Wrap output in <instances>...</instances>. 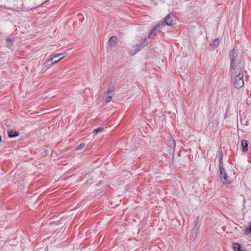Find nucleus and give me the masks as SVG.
<instances>
[{"label":"nucleus","mask_w":251,"mask_h":251,"mask_svg":"<svg viewBox=\"0 0 251 251\" xmlns=\"http://www.w3.org/2000/svg\"><path fill=\"white\" fill-rule=\"evenodd\" d=\"M103 130L102 128H98L93 131V133L94 135H97L99 132H100Z\"/></svg>","instance_id":"obj_15"},{"label":"nucleus","mask_w":251,"mask_h":251,"mask_svg":"<svg viewBox=\"0 0 251 251\" xmlns=\"http://www.w3.org/2000/svg\"><path fill=\"white\" fill-rule=\"evenodd\" d=\"M19 133L18 132H17V134H16L17 137L19 135Z\"/></svg>","instance_id":"obj_22"},{"label":"nucleus","mask_w":251,"mask_h":251,"mask_svg":"<svg viewBox=\"0 0 251 251\" xmlns=\"http://www.w3.org/2000/svg\"><path fill=\"white\" fill-rule=\"evenodd\" d=\"M229 57L230 60L229 74L234 75L237 71H244L245 64L241 54H239L235 49H233L229 53Z\"/></svg>","instance_id":"obj_1"},{"label":"nucleus","mask_w":251,"mask_h":251,"mask_svg":"<svg viewBox=\"0 0 251 251\" xmlns=\"http://www.w3.org/2000/svg\"><path fill=\"white\" fill-rule=\"evenodd\" d=\"M246 234H248L250 233H251V223L250 226L245 230Z\"/></svg>","instance_id":"obj_16"},{"label":"nucleus","mask_w":251,"mask_h":251,"mask_svg":"<svg viewBox=\"0 0 251 251\" xmlns=\"http://www.w3.org/2000/svg\"><path fill=\"white\" fill-rule=\"evenodd\" d=\"M65 56V53H59L55 55L52 57L51 59L47 60L44 63V66L45 68H49L54 64L57 63L60 60L64 58Z\"/></svg>","instance_id":"obj_3"},{"label":"nucleus","mask_w":251,"mask_h":251,"mask_svg":"<svg viewBox=\"0 0 251 251\" xmlns=\"http://www.w3.org/2000/svg\"><path fill=\"white\" fill-rule=\"evenodd\" d=\"M6 41H11V39H10V38H7V39H6Z\"/></svg>","instance_id":"obj_19"},{"label":"nucleus","mask_w":251,"mask_h":251,"mask_svg":"<svg viewBox=\"0 0 251 251\" xmlns=\"http://www.w3.org/2000/svg\"><path fill=\"white\" fill-rule=\"evenodd\" d=\"M146 39H142L140 41V43L137 44L133 47V49L131 50V53L135 54L138 52L144 46L143 44L145 43Z\"/></svg>","instance_id":"obj_7"},{"label":"nucleus","mask_w":251,"mask_h":251,"mask_svg":"<svg viewBox=\"0 0 251 251\" xmlns=\"http://www.w3.org/2000/svg\"><path fill=\"white\" fill-rule=\"evenodd\" d=\"M60 57H61V56H59V57H57V58H56L55 60H58V59H59L60 58Z\"/></svg>","instance_id":"obj_21"},{"label":"nucleus","mask_w":251,"mask_h":251,"mask_svg":"<svg viewBox=\"0 0 251 251\" xmlns=\"http://www.w3.org/2000/svg\"><path fill=\"white\" fill-rule=\"evenodd\" d=\"M216 156L219 157V168H224L223 167V153L221 151H218L216 153Z\"/></svg>","instance_id":"obj_9"},{"label":"nucleus","mask_w":251,"mask_h":251,"mask_svg":"<svg viewBox=\"0 0 251 251\" xmlns=\"http://www.w3.org/2000/svg\"><path fill=\"white\" fill-rule=\"evenodd\" d=\"M168 146L170 148L169 150H172V151L174 152L176 145L175 139L172 137H170V138L168 139Z\"/></svg>","instance_id":"obj_8"},{"label":"nucleus","mask_w":251,"mask_h":251,"mask_svg":"<svg viewBox=\"0 0 251 251\" xmlns=\"http://www.w3.org/2000/svg\"><path fill=\"white\" fill-rule=\"evenodd\" d=\"M84 146H85V144L84 143H81V144H80L79 145H78L77 146L76 149L77 150L83 148Z\"/></svg>","instance_id":"obj_18"},{"label":"nucleus","mask_w":251,"mask_h":251,"mask_svg":"<svg viewBox=\"0 0 251 251\" xmlns=\"http://www.w3.org/2000/svg\"><path fill=\"white\" fill-rule=\"evenodd\" d=\"M117 42V38L116 36L111 37L108 41L109 44L111 46H115Z\"/></svg>","instance_id":"obj_10"},{"label":"nucleus","mask_w":251,"mask_h":251,"mask_svg":"<svg viewBox=\"0 0 251 251\" xmlns=\"http://www.w3.org/2000/svg\"><path fill=\"white\" fill-rule=\"evenodd\" d=\"M158 28H156V26L151 31L149 35H148V38L150 39L152 38L153 36L156 35L155 31L156 29Z\"/></svg>","instance_id":"obj_12"},{"label":"nucleus","mask_w":251,"mask_h":251,"mask_svg":"<svg viewBox=\"0 0 251 251\" xmlns=\"http://www.w3.org/2000/svg\"><path fill=\"white\" fill-rule=\"evenodd\" d=\"M233 248L235 251H241L240 245L237 243H235L233 244Z\"/></svg>","instance_id":"obj_13"},{"label":"nucleus","mask_w":251,"mask_h":251,"mask_svg":"<svg viewBox=\"0 0 251 251\" xmlns=\"http://www.w3.org/2000/svg\"><path fill=\"white\" fill-rule=\"evenodd\" d=\"M219 170H220V174L219 175V177L221 181L223 184H226V185H228L229 183L226 182L228 178V175L226 171L224 169V168H219Z\"/></svg>","instance_id":"obj_6"},{"label":"nucleus","mask_w":251,"mask_h":251,"mask_svg":"<svg viewBox=\"0 0 251 251\" xmlns=\"http://www.w3.org/2000/svg\"><path fill=\"white\" fill-rule=\"evenodd\" d=\"M176 23V17L173 14H169L164 19L163 22L159 23L156 25V28L163 26L165 25L170 26Z\"/></svg>","instance_id":"obj_4"},{"label":"nucleus","mask_w":251,"mask_h":251,"mask_svg":"<svg viewBox=\"0 0 251 251\" xmlns=\"http://www.w3.org/2000/svg\"><path fill=\"white\" fill-rule=\"evenodd\" d=\"M114 90L113 86L109 87L108 90L104 93L103 96V100L105 103H107L111 101L114 95Z\"/></svg>","instance_id":"obj_5"},{"label":"nucleus","mask_w":251,"mask_h":251,"mask_svg":"<svg viewBox=\"0 0 251 251\" xmlns=\"http://www.w3.org/2000/svg\"><path fill=\"white\" fill-rule=\"evenodd\" d=\"M8 137L9 138H13L16 137V131H10V132H9Z\"/></svg>","instance_id":"obj_14"},{"label":"nucleus","mask_w":251,"mask_h":251,"mask_svg":"<svg viewBox=\"0 0 251 251\" xmlns=\"http://www.w3.org/2000/svg\"><path fill=\"white\" fill-rule=\"evenodd\" d=\"M241 145L242 146V151L243 152H246L248 151V142L246 140H244L242 141Z\"/></svg>","instance_id":"obj_11"},{"label":"nucleus","mask_w":251,"mask_h":251,"mask_svg":"<svg viewBox=\"0 0 251 251\" xmlns=\"http://www.w3.org/2000/svg\"><path fill=\"white\" fill-rule=\"evenodd\" d=\"M213 44L215 47H217L219 44V40L218 38L215 39L213 41Z\"/></svg>","instance_id":"obj_17"},{"label":"nucleus","mask_w":251,"mask_h":251,"mask_svg":"<svg viewBox=\"0 0 251 251\" xmlns=\"http://www.w3.org/2000/svg\"><path fill=\"white\" fill-rule=\"evenodd\" d=\"M243 71H237L234 75L230 74V76H235L233 84L237 89H240L244 86Z\"/></svg>","instance_id":"obj_2"},{"label":"nucleus","mask_w":251,"mask_h":251,"mask_svg":"<svg viewBox=\"0 0 251 251\" xmlns=\"http://www.w3.org/2000/svg\"><path fill=\"white\" fill-rule=\"evenodd\" d=\"M1 140H2V138H1V135H0V142L1 141Z\"/></svg>","instance_id":"obj_20"}]
</instances>
